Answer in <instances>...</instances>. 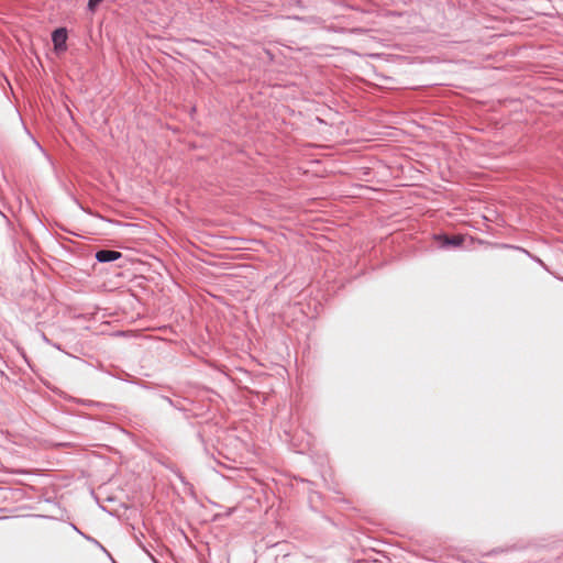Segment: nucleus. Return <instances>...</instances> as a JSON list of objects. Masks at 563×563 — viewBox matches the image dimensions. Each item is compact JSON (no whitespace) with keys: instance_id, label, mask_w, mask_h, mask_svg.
I'll list each match as a JSON object with an SVG mask.
<instances>
[{"instance_id":"obj_2","label":"nucleus","mask_w":563,"mask_h":563,"mask_svg":"<svg viewBox=\"0 0 563 563\" xmlns=\"http://www.w3.org/2000/svg\"><path fill=\"white\" fill-rule=\"evenodd\" d=\"M121 253L113 250H100L96 253V260L100 263H109L121 257Z\"/></svg>"},{"instance_id":"obj_3","label":"nucleus","mask_w":563,"mask_h":563,"mask_svg":"<svg viewBox=\"0 0 563 563\" xmlns=\"http://www.w3.org/2000/svg\"><path fill=\"white\" fill-rule=\"evenodd\" d=\"M462 244V239L460 236H444V243L443 245H452V246H459Z\"/></svg>"},{"instance_id":"obj_1","label":"nucleus","mask_w":563,"mask_h":563,"mask_svg":"<svg viewBox=\"0 0 563 563\" xmlns=\"http://www.w3.org/2000/svg\"><path fill=\"white\" fill-rule=\"evenodd\" d=\"M52 41L56 52L65 51L67 41L66 30L63 27L55 30L52 34Z\"/></svg>"}]
</instances>
